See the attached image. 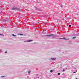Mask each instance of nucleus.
<instances>
[{
  "label": "nucleus",
  "mask_w": 79,
  "mask_h": 79,
  "mask_svg": "<svg viewBox=\"0 0 79 79\" xmlns=\"http://www.w3.org/2000/svg\"><path fill=\"white\" fill-rule=\"evenodd\" d=\"M64 71H65V70L63 69V72H64Z\"/></svg>",
  "instance_id": "4468645a"
},
{
  "label": "nucleus",
  "mask_w": 79,
  "mask_h": 79,
  "mask_svg": "<svg viewBox=\"0 0 79 79\" xmlns=\"http://www.w3.org/2000/svg\"><path fill=\"white\" fill-rule=\"evenodd\" d=\"M19 35H23V34H20Z\"/></svg>",
  "instance_id": "0eeeda50"
},
{
  "label": "nucleus",
  "mask_w": 79,
  "mask_h": 79,
  "mask_svg": "<svg viewBox=\"0 0 79 79\" xmlns=\"http://www.w3.org/2000/svg\"><path fill=\"white\" fill-rule=\"evenodd\" d=\"M32 40H28L27 41V42H32Z\"/></svg>",
  "instance_id": "39448f33"
},
{
  "label": "nucleus",
  "mask_w": 79,
  "mask_h": 79,
  "mask_svg": "<svg viewBox=\"0 0 79 79\" xmlns=\"http://www.w3.org/2000/svg\"><path fill=\"white\" fill-rule=\"evenodd\" d=\"M60 39H64V40H69L68 39H65V38H64V39H61V38H60Z\"/></svg>",
  "instance_id": "7ed1b4c3"
},
{
  "label": "nucleus",
  "mask_w": 79,
  "mask_h": 79,
  "mask_svg": "<svg viewBox=\"0 0 79 79\" xmlns=\"http://www.w3.org/2000/svg\"><path fill=\"white\" fill-rule=\"evenodd\" d=\"M2 77H5V76H1Z\"/></svg>",
  "instance_id": "9b49d317"
},
{
  "label": "nucleus",
  "mask_w": 79,
  "mask_h": 79,
  "mask_svg": "<svg viewBox=\"0 0 79 79\" xmlns=\"http://www.w3.org/2000/svg\"><path fill=\"white\" fill-rule=\"evenodd\" d=\"M76 72H77V71H76V72H73V73H76Z\"/></svg>",
  "instance_id": "2eb2a0df"
},
{
  "label": "nucleus",
  "mask_w": 79,
  "mask_h": 79,
  "mask_svg": "<svg viewBox=\"0 0 79 79\" xmlns=\"http://www.w3.org/2000/svg\"><path fill=\"white\" fill-rule=\"evenodd\" d=\"M5 53H7V52H5Z\"/></svg>",
  "instance_id": "f3484780"
},
{
  "label": "nucleus",
  "mask_w": 79,
  "mask_h": 79,
  "mask_svg": "<svg viewBox=\"0 0 79 79\" xmlns=\"http://www.w3.org/2000/svg\"><path fill=\"white\" fill-rule=\"evenodd\" d=\"M58 75H60V73H58Z\"/></svg>",
  "instance_id": "ddd939ff"
},
{
  "label": "nucleus",
  "mask_w": 79,
  "mask_h": 79,
  "mask_svg": "<svg viewBox=\"0 0 79 79\" xmlns=\"http://www.w3.org/2000/svg\"><path fill=\"white\" fill-rule=\"evenodd\" d=\"M71 25H69V27H71Z\"/></svg>",
  "instance_id": "f8f14e48"
},
{
  "label": "nucleus",
  "mask_w": 79,
  "mask_h": 79,
  "mask_svg": "<svg viewBox=\"0 0 79 79\" xmlns=\"http://www.w3.org/2000/svg\"><path fill=\"white\" fill-rule=\"evenodd\" d=\"M76 37H73V39H76Z\"/></svg>",
  "instance_id": "6e6552de"
},
{
  "label": "nucleus",
  "mask_w": 79,
  "mask_h": 79,
  "mask_svg": "<svg viewBox=\"0 0 79 79\" xmlns=\"http://www.w3.org/2000/svg\"><path fill=\"white\" fill-rule=\"evenodd\" d=\"M51 59H52V60H56V58H52Z\"/></svg>",
  "instance_id": "20e7f679"
},
{
  "label": "nucleus",
  "mask_w": 79,
  "mask_h": 79,
  "mask_svg": "<svg viewBox=\"0 0 79 79\" xmlns=\"http://www.w3.org/2000/svg\"><path fill=\"white\" fill-rule=\"evenodd\" d=\"M75 79H77V78H76Z\"/></svg>",
  "instance_id": "a211bd4d"
},
{
  "label": "nucleus",
  "mask_w": 79,
  "mask_h": 79,
  "mask_svg": "<svg viewBox=\"0 0 79 79\" xmlns=\"http://www.w3.org/2000/svg\"><path fill=\"white\" fill-rule=\"evenodd\" d=\"M46 36L48 37H51V36L52 37H56V35L53 34L47 35Z\"/></svg>",
  "instance_id": "f257e3e1"
},
{
  "label": "nucleus",
  "mask_w": 79,
  "mask_h": 79,
  "mask_svg": "<svg viewBox=\"0 0 79 79\" xmlns=\"http://www.w3.org/2000/svg\"><path fill=\"white\" fill-rule=\"evenodd\" d=\"M31 73V71H29L28 72V73L29 74H30V73Z\"/></svg>",
  "instance_id": "1a4fd4ad"
},
{
  "label": "nucleus",
  "mask_w": 79,
  "mask_h": 79,
  "mask_svg": "<svg viewBox=\"0 0 79 79\" xmlns=\"http://www.w3.org/2000/svg\"><path fill=\"white\" fill-rule=\"evenodd\" d=\"M0 35H3L1 34H0Z\"/></svg>",
  "instance_id": "dca6fc26"
},
{
  "label": "nucleus",
  "mask_w": 79,
  "mask_h": 79,
  "mask_svg": "<svg viewBox=\"0 0 79 79\" xmlns=\"http://www.w3.org/2000/svg\"><path fill=\"white\" fill-rule=\"evenodd\" d=\"M12 9L13 10H18V11H20L21 10V9H19L16 7L13 8Z\"/></svg>",
  "instance_id": "f03ea898"
},
{
  "label": "nucleus",
  "mask_w": 79,
  "mask_h": 79,
  "mask_svg": "<svg viewBox=\"0 0 79 79\" xmlns=\"http://www.w3.org/2000/svg\"><path fill=\"white\" fill-rule=\"evenodd\" d=\"M52 72H53V70H51L50 71V72H51V73H52Z\"/></svg>",
  "instance_id": "9d476101"
},
{
  "label": "nucleus",
  "mask_w": 79,
  "mask_h": 79,
  "mask_svg": "<svg viewBox=\"0 0 79 79\" xmlns=\"http://www.w3.org/2000/svg\"><path fill=\"white\" fill-rule=\"evenodd\" d=\"M12 35L13 36H14V37H15L16 35H14V34H12Z\"/></svg>",
  "instance_id": "423d86ee"
}]
</instances>
